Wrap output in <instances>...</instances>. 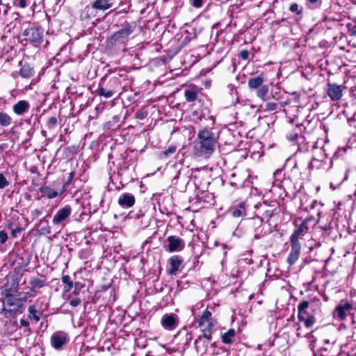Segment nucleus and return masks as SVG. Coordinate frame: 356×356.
Wrapping results in <instances>:
<instances>
[{"mask_svg": "<svg viewBox=\"0 0 356 356\" xmlns=\"http://www.w3.org/2000/svg\"><path fill=\"white\" fill-rule=\"evenodd\" d=\"M216 144L214 134L204 128L197 134V140L194 145L195 154L198 156L208 158L213 154Z\"/></svg>", "mask_w": 356, "mask_h": 356, "instance_id": "nucleus-1", "label": "nucleus"}, {"mask_svg": "<svg viewBox=\"0 0 356 356\" xmlns=\"http://www.w3.org/2000/svg\"><path fill=\"white\" fill-rule=\"evenodd\" d=\"M122 88L120 77L111 76L104 77L101 79L97 94L100 97L110 98L114 94L120 92Z\"/></svg>", "mask_w": 356, "mask_h": 356, "instance_id": "nucleus-2", "label": "nucleus"}, {"mask_svg": "<svg viewBox=\"0 0 356 356\" xmlns=\"http://www.w3.org/2000/svg\"><path fill=\"white\" fill-rule=\"evenodd\" d=\"M197 323L203 334V337L208 341H210L212 339V331L215 325V321L212 318L211 312L207 309H205L198 319Z\"/></svg>", "mask_w": 356, "mask_h": 356, "instance_id": "nucleus-3", "label": "nucleus"}, {"mask_svg": "<svg viewBox=\"0 0 356 356\" xmlns=\"http://www.w3.org/2000/svg\"><path fill=\"white\" fill-rule=\"evenodd\" d=\"M315 218L312 216L307 217L294 230L290 237V241L299 242L307 232L315 225Z\"/></svg>", "mask_w": 356, "mask_h": 356, "instance_id": "nucleus-4", "label": "nucleus"}, {"mask_svg": "<svg viewBox=\"0 0 356 356\" xmlns=\"http://www.w3.org/2000/svg\"><path fill=\"white\" fill-rule=\"evenodd\" d=\"M1 295L4 296V300L3 302L4 309L8 311L10 314H14L19 312L22 308L19 298L11 293L10 290L2 291Z\"/></svg>", "mask_w": 356, "mask_h": 356, "instance_id": "nucleus-5", "label": "nucleus"}, {"mask_svg": "<svg viewBox=\"0 0 356 356\" xmlns=\"http://www.w3.org/2000/svg\"><path fill=\"white\" fill-rule=\"evenodd\" d=\"M24 40L29 41L34 45H38L43 40V31L41 28L31 26L26 29L23 32Z\"/></svg>", "mask_w": 356, "mask_h": 356, "instance_id": "nucleus-6", "label": "nucleus"}, {"mask_svg": "<svg viewBox=\"0 0 356 356\" xmlns=\"http://www.w3.org/2000/svg\"><path fill=\"white\" fill-rule=\"evenodd\" d=\"M136 29V25L131 24H126L119 31L115 32L110 38L111 42L124 43L125 42L129 36L134 32Z\"/></svg>", "mask_w": 356, "mask_h": 356, "instance_id": "nucleus-7", "label": "nucleus"}, {"mask_svg": "<svg viewBox=\"0 0 356 356\" xmlns=\"http://www.w3.org/2000/svg\"><path fill=\"white\" fill-rule=\"evenodd\" d=\"M72 213V208L69 205H66L64 207L58 210L56 213L54 215L52 223L56 226L64 227L65 225V220L70 216Z\"/></svg>", "mask_w": 356, "mask_h": 356, "instance_id": "nucleus-8", "label": "nucleus"}, {"mask_svg": "<svg viewBox=\"0 0 356 356\" xmlns=\"http://www.w3.org/2000/svg\"><path fill=\"white\" fill-rule=\"evenodd\" d=\"M70 340L68 334L63 331H56L51 337V346L56 350H60Z\"/></svg>", "mask_w": 356, "mask_h": 356, "instance_id": "nucleus-9", "label": "nucleus"}, {"mask_svg": "<svg viewBox=\"0 0 356 356\" xmlns=\"http://www.w3.org/2000/svg\"><path fill=\"white\" fill-rule=\"evenodd\" d=\"M343 89H345V86L335 83H328L327 84L326 93L332 101L337 102L341 99Z\"/></svg>", "mask_w": 356, "mask_h": 356, "instance_id": "nucleus-10", "label": "nucleus"}, {"mask_svg": "<svg viewBox=\"0 0 356 356\" xmlns=\"http://www.w3.org/2000/svg\"><path fill=\"white\" fill-rule=\"evenodd\" d=\"M305 127L301 124L296 126L291 124L286 133L287 139L291 142L298 143L302 139V133Z\"/></svg>", "mask_w": 356, "mask_h": 356, "instance_id": "nucleus-11", "label": "nucleus"}, {"mask_svg": "<svg viewBox=\"0 0 356 356\" xmlns=\"http://www.w3.org/2000/svg\"><path fill=\"white\" fill-rule=\"evenodd\" d=\"M179 323V318L175 314H165L161 319V324L162 327L167 330L171 331L175 330Z\"/></svg>", "mask_w": 356, "mask_h": 356, "instance_id": "nucleus-12", "label": "nucleus"}, {"mask_svg": "<svg viewBox=\"0 0 356 356\" xmlns=\"http://www.w3.org/2000/svg\"><path fill=\"white\" fill-rule=\"evenodd\" d=\"M168 242V250L170 252L181 251L185 247L184 241L176 236H169L167 238Z\"/></svg>", "mask_w": 356, "mask_h": 356, "instance_id": "nucleus-13", "label": "nucleus"}, {"mask_svg": "<svg viewBox=\"0 0 356 356\" xmlns=\"http://www.w3.org/2000/svg\"><path fill=\"white\" fill-rule=\"evenodd\" d=\"M114 0H95L90 6H87L86 9H95L99 11H106L114 6Z\"/></svg>", "mask_w": 356, "mask_h": 356, "instance_id": "nucleus-14", "label": "nucleus"}, {"mask_svg": "<svg viewBox=\"0 0 356 356\" xmlns=\"http://www.w3.org/2000/svg\"><path fill=\"white\" fill-rule=\"evenodd\" d=\"M291 249L290 254L287 257V263L289 265L294 264L299 259L300 254L301 245L300 242L291 241Z\"/></svg>", "mask_w": 356, "mask_h": 356, "instance_id": "nucleus-15", "label": "nucleus"}, {"mask_svg": "<svg viewBox=\"0 0 356 356\" xmlns=\"http://www.w3.org/2000/svg\"><path fill=\"white\" fill-rule=\"evenodd\" d=\"M263 220L262 218L257 216L256 218L248 219V225L251 227H254V237L256 239L260 238L262 236H264L263 234V229L261 228V224H262Z\"/></svg>", "mask_w": 356, "mask_h": 356, "instance_id": "nucleus-16", "label": "nucleus"}, {"mask_svg": "<svg viewBox=\"0 0 356 356\" xmlns=\"http://www.w3.org/2000/svg\"><path fill=\"white\" fill-rule=\"evenodd\" d=\"M184 260L181 256L174 255L172 256L169 259L168 262L170 266V268L168 270V273L169 275H175L177 271L180 269V267L183 263Z\"/></svg>", "mask_w": 356, "mask_h": 356, "instance_id": "nucleus-17", "label": "nucleus"}, {"mask_svg": "<svg viewBox=\"0 0 356 356\" xmlns=\"http://www.w3.org/2000/svg\"><path fill=\"white\" fill-rule=\"evenodd\" d=\"M118 202L122 208H129L135 204V197L131 193H122L120 195Z\"/></svg>", "mask_w": 356, "mask_h": 356, "instance_id": "nucleus-18", "label": "nucleus"}, {"mask_svg": "<svg viewBox=\"0 0 356 356\" xmlns=\"http://www.w3.org/2000/svg\"><path fill=\"white\" fill-rule=\"evenodd\" d=\"M30 104L26 100H20L13 106V111L17 115L24 114L28 112Z\"/></svg>", "mask_w": 356, "mask_h": 356, "instance_id": "nucleus-19", "label": "nucleus"}, {"mask_svg": "<svg viewBox=\"0 0 356 356\" xmlns=\"http://www.w3.org/2000/svg\"><path fill=\"white\" fill-rule=\"evenodd\" d=\"M309 308V302L307 300H304L298 305V318L299 321H303L304 315L309 314L308 309Z\"/></svg>", "mask_w": 356, "mask_h": 356, "instance_id": "nucleus-20", "label": "nucleus"}, {"mask_svg": "<svg viewBox=\"0 0 356 356\" xmlns=\"http://www.w3.org/2000/svg\"><path fill=\"white\" fill-rule=\"evenodd\" d=\"M198 90L197 88H188L184 91V97L188 102H192L197 99Z\"/></svg>", "mask_w": 356, "mask_h": 356, "instance_id": "nucleus-21", "label": "nucleus"}, {"mask_svg": "<svg viewBox=\"0 0 356 356\" xmlns=\"http://www.w3.org/2000/svg\"><path fill=\"white\" fill-rule=\"evenodd\" d=\"M46 279L42 277H32L29 281L31 290L34 291L36 289H40L45 285Z\"/></svg>", "mask_w": 356, "mask_h": 356, "instance_id": "nucleus-22", "label": "nucleus"}, {"mask_svg": "<svg viewBox=\"0 0 356 356\" xmlns=\"http://www.w3.org/2000/svg\"><path fill=\"white\" fill-rule=\"evenodd\" d=\"M264 79L261 76L250 78L248 80V85L251 89H259L262 86Z\"/></svg>", "mask_w": 356, "mask_h": 356, "instance_id": "nucleus-23", "label": "nucleus"}, {"mask_svg": "<svg viewBox=\"0 0 356 356\" xmlns=\"http://www.w3.org/2000/svg\"><path fill=\"white\" fill-rule=\"evenodd\" d=\"M42 196H46L49 199H53L58 196V193L49 186H42L40 189Z\"/></svg>", "mask_w": 356, "mask_h": 356, "instance_id": "nucleus-24", "label": "nucleus"}, {"mask_svg": "<svg viewBox=\"0 0 356 356\" xmlns=\"http://www.w3.org/2000/svg\"><path fill=\"white\" fill-rule=\"evenodd\" d=\"M245 204L241 202L237 207L233 208L232 211V215L234 218H239L246 215V210L245 208Z\"/></svg>", "mask_w": 356, "mask_h": 356, "instance_id": "nucleus-25", "label": "nucleus"}, {"mask_svg": "<svg viewBox=\"0 0 356 356\" xmlns=\"http://www.w3.org/2000/svg\"><path fill=\"white\" fill-rule=\"evenodd\" d=\"M19 73L22 77L29 79L34 74V70L29 64L25 63L22 65Z\"/></svg>", "mask_w": 356, "mask_h": 356, "instance_id": "nucleus-26", "label": "nucleus"}, {"mask_svg": "<svg viewBox=\"0 0 356 356\" xmlns=\"http://www.w3.org/2000/svg\"><path fill=\"white\" fill-rule=\"evenodd\" d=\"M13 123V118L7 113L0 111V126L6 127Z\"/></svg>", "mask_w": 356, "mask_h": 356, "instance_id": "nucleus-27", "label": "nucleus"}, {"mask_svg": "<svg viewBox=\"0 0 356 356\" xmlns=\"http://www.w3.org/2000/svg\"><path fill=\"white\" fill-rule=\"evenodd\" d=\"M29 317L31 319L34 320L35 322H38L42 316V313L36 309L35 305H30L28 308Z\"/></svg>", "mask_w": 356, "mask_h": 356, "instance_id": "nucleus-28", "label": "nucleus"}, {"mask_svg": "<svg viewBox=\"0 0 356 356\" xmlns=\"http://www.w3.org/2000/svg\"><path fill=\"white\" fill-rule=\"evenodd\" d=\"M236 332L234 329H229L222 336V342L225 344H230L233 342L232 339L235 337Z\"/></svg>", "mask_w": 356, "mask_h": 356, "instance_id": "nucleus-29", "label": "nucleus"}, {"mask_svg": "<svg viewBox=\"0 0 356 356\" xmlns=\"http://www.w3.org/2000/svg\"><path fill=\"white\" fill-rule=\"evenodd\" d=\"M62 282L64 284L63 290L65 292L70 291L74 286L73 282L71 280L70 277L67 275H63L62 277Z\"/></svg>", "mask_w": 356, "mask_h": 356, "instance_id": "nucleus-30", "label": "nucleus"}, {"mask_svg": "<svg viewBox=\"0 0 356 356\" xmlns=\"http://www.w3.org/2000/svg\"><path fill=\"white\" fill-rule=\"evenodd\" d=\"M268 95V87L263 85L257 91V95L262 100H266Z\"/></svg>", "mask_w": 356, "mask_h": 356, "instance_id": "nucleus-31", "label": "nucleus"}, {"mask_svg": "<svg viewBox=\"0 0 356 356\" xmlns=\"http://www.w3.org/2000/svg\"><path fill=\"white\" fill-rule=\"evenodd\" d=\"M177 150V147L175 145H170L167 149L160 152V158L163 159L168 157L170 155L173 154Z\"/></svg>", "mask_w": 356, "mask_h": 356, "instance_id": "nucleus-32", "label": "nucleus"}, {"mask_svg": "<svg viewBox=\"0 0 356 356\" xmlns=\"http://www.w3.org/2000/svg\"><path fill=\"white\" fill-rule=\"evenodd\" d=\"M30 0H13V5L20 8H25L29 4Z\"/></svg>", "mask_w": 356, "mask_h": 356, "instance_id": "nucleus-33", "label": "nucleus"}, {"mask_svg": "<svg viewBox=\"0 0 356 356\" xmlns=\"http://www.w3.org/2000/svg\"><path fill=\"white\" fill-rule=\"evenodd\" d=\"M335 314L340 319H344L346 316V311L343 309L342 306L337 305L335 309Z\"/></svg>", "mask_w": 356, "mask_h": 356, "instance_id": "nucleus-34", "label": "nucleus"}, {"mask_svg": "<svg viewBox=\"0 0 356 356\" xmlns=\"http://www.w3.org/2000/svg\"><path fill=\"white\" fill-rule=\"evenodd\" d=\"M181 334L186 335V343H188L192 340V334L188 332L186 328H183L181 330H180L177 335L179 336Z\"/></svg>", "mask_w": 356, "mask_h": 356, "instance_id": "nucleus-35", "label": "nucleus"}, {"mask_svg": "<svg viewBox=\"0 0 356 356\" xmlns=\"http://www.w3.org/2000/svg\"><path fill=\"white\" fill-rule=\"evenodd\" d=\"M305 322V325L307 327H310L314 323V319L312 316L304 315L303 321Z\"/></svg>", "mask_w": 356, "mask_h": 356, "instance_id": "nucleus-36", "label": "nucleus"}, {"mask_svg": "<svg viewBox=\"0 0 356 356\" xmlns=\"http://www.w3.org/2000/svg\"><path fill=\"white\" fill-rule=\"evenodd\" d=\"M147 116V111L143 109L138 110L136 113V118L138 120H144Z\"/></svg>", "mask_w": 356, "mask_h": 356, "instance_id": "nucleus-37", "label": "nucleus"}, {"mask_svg": "<svg viewBox=\"0 0 356 356\" xmlns=\"http://www.w3.org/2000/svg\"><path fill=\"white\" fill-rule=\"evenodd\" d=\"M308 1L309 3V7L312 9H316L320 8L322 3V0H308Z\"/></svg>", "mask_w": 356, "mask_h": 356, "instance_id": "nucleus-38", "label": "nucleus"}, {"mask_svg": "<svg viewBox=\"0 0 356 356\" xmlns=\"http://www.w3.org/2000/svg\"><path fill=\"white\" fill-rule=\"evenodd\" d=\"M278 107V104L275 102H267L265 106V110L266 111H275Z\"/></svg>", "mask_w": 356, "mask_h": 356, "instance_id": "nucleus-39", "label": "nucleus"}, {"mask_svg": "<svg viewBox=\"0 0 356 356\" xmlns=\"http://www.w3.org/2000/svg\"><path fill=\"white\" fill-rule=\"evenodd\" d=\"M9 185V182L5 178L4 175L0 173V188L3 189Z\"/></svg>", "mask_w": 356, "mask_h": 356, "instance_id": "nucleus-40", "label": "nucleus"}, {"mask_svg": "<svg viewBox=\"0 0 356 356\" xmlns=\"http://www.w3.org/2000/svg\"><path fill=\"white\" fill-rule=\"evenodd\" d=\"M289 10L292 13H296L297 14H300V13H301V10L299 8V5L296 3L291 4L289 8Z\"/></svg>", "mask_w": 356, "mask_h": 356, "instance_id": "nucleus-41", "label": "nucleus"}, {"mask_svg": "<svg viewBox=\"0 0 356 356\" xmlns=\"http://www.w3.org/2000/svg\"><path fill=\"white\" fill-rule=\"evenodd\" d=\"M8 240V234L4 230L0 231V243L3 244Z\"/></svg>", "mask_w": 356, "mask_h": 356, "instance_id": "nucleus-42", "label": "nucleus"}, {"mask_svg": "<svg viewBox=\"0 0 356 356\" xmlns=\"http://www.w3.org/2000/svg\"><path fill=\"white\" fill-rule=\"evenodd\" d=\"M22 231V228L20 226L17 227L15 229H13L11 232V236L13 238H17L18 235Z\"/></svg>", "mask_w": 356, "mask_h": 356, "instance_id": "nucleus-43", "label": "nucleus"}, {"mask_svg": "<svg viewBox=\"0 0 356 356\" xmlns=\"http://www.w3.org/2000/svg\"><path fill=\"white\" fill-rule=\"evenodd\" d=\"M191 4L195 8H200L202 6L203 0H190Z\"/></svg>", "mask_w": 356, "mask_h": 356, "instance_id": "nucleus-44", "label": "nucleus"}, {"mask_svg": "<svg viewBox=\"0 0 356 356\" xmlns=\"http://www.w3.org/2000/svg\"><path fill=\"white\" fill-rule=\"evenodd\" d=\"M58 120L56 117H51L47 122L49 127H54L57 124Z\"/></svg>", "mask_w": 356, "mask_h": 356, "instance_id": "nucleus-45", "label": "nucleus"}, {"mask_svg": "<svg viewBox=\"0 0 356 356\" xmlns=\"http://www.w3.org/2000/svg\"><path fill=\"white\" fill-rule=\"evenodd\" d=\"M81 299L79 298H76L70 300V305L73 307H76L79 306L81 304Z\"/></svg>", "mask_w": 356, "mask_h": 356, "instance_id": "nucleus-46", "label": "nucleus"}, {"mask_svg": "<svg viewBox=\"0 0 356 356\" xmlns=\"http://www.w3.org/2000/svg\"><path fill=\"white\" fill-rule=\"evenodd\" d=\"M74 171H72L70 173H69L68 177H67L66 181L65 182V184H63V187H67V186H68L70 184L73 177H74Z\"/></svg>", "mask_w": 356, "mask_h": 356, "instance_id": "nucleus-47", "label": "nucleus"}, {"mask_svg": "<svg viewBox=\"0 0 356 356\" xmlns=\"http://www.w3.org/2000/svg\"><path fill=\"white\" fill-rule=\"evenodd\" d=\"M239 57L244 60H248V57H249L248 51L245 50V49L241 50L239 53Z\"/></svg>", "mask_w": 356, "mask_h": 356, "instance_id": "nucleus-48", "label": "nucleus"}, {"mask_svg": "<svg viewBox=\"0 0 356 356\" xmlns=\"http://www.w3.org/2000/svg\"><path fill=\"white\" fill-rule=\"evenodd\" d=\"M339 305V306H342L343 309L345 310L346 312V311H350L352 309V307H353L352 304H350L348 302H346L344 303H340Z\"/></svg>", "mask_w": 356, "mask_h": 356, "instance_id": "nucleus-49", "label": "nucleus"}, {"mask_svg": "<svg viewBox=\"0 0 356 356\" xmlns=\"http://www.w3.org/2000/svg\"><path fill=\"white\" fill-rule=\"evenodd\" d=\"M193 116L197 120H202V115L201 114H199L197 111H194L193 113Z\"/></svg>", "mask_w": 356, "mask_h": 356, "instance_id": "nucleus-50", "label": "nucleus"}, {"mask_svg": "<svg viewBox=\"0 0 356 356\" xmlns=\"http://www.w3.org/2000/svg\"><path fill=\"white\" fill-rule=\"evenodd\" d=\"M20 325L22 327H28L29 325V322L25 319L20 320Z\"/></svg>", "mask_w": 356, "mask_h": 356, "instance_id": "nucleus-51", "label": "nucleus"}, {"mask_svg": "<svg viewBox=\"0 0 356 356\" xmlns=\"http://www.w3.org/2000/svg\"><path fill=\"white\" fill-rule=\"evenodd\" d=\"M30 172H32V173H35L38 175V176H40V173L38 170V168L37 167L35 166H33L30 168Z\"/></svg>", "mask_w": 356, "mask_h": 356, "instance_id": "nucleus-52", "label": "nucleus"}, {"mask_svg": "<svg viewBox=\"0 0 356 356\" xmlns=\"http://www.w3.org/2000/svg\"><path fill=\"white\" fill-rule=\"evenodd\" d=\"M19 300L22 307H23L24 305V303L26 302L27 297L24 296L23 298H19Z\"/></svg>", "mask_w": 356, "mask_h": 356, "instance_id": "nucleus-53", "label": "nucleus"}, {"mask_svg": "<svg viewBox=\"0 0 356 356\" xmlns=\"http://www.w3.org/2000/svg\"><path fill=\"white\" fill-rule=\"evenodd\" d=\"M75 290H79L82 286L79 282H75Z\"/></svg>", "mask_w": 356, "mask_h": 356, "instance_id": "nucleus-54", "label": "nucleus"}, {"mask_svg": "<svg viewBox=\"0 0 356 356\" xmlns=\"http://www.w3.org/2000/svg\"><path fill=\"white\" fill-rule=\"evenodd\" d=\"M13 223L11 221H9V222L7 223V225H6V227H7L8 229H11V228H12V227H13Z\"/></svg>", "mask_w": 356, "mask_h": 356, "instance_id": "nucleus-55", "label": "nucleus"}, {"mask_svg": "<svg viewBox=\"0 0 356 356\" xmlns=\"http://www.w3.org/2000/svg\"><path fill=\"white\" fill-rule=\"evenodd\" d=\"M265 213L266 217L270 218L272 216V211H266Z\"/></svg>", "mask_w": 356, "mask_h": 356, "instance_id": "nucleus-56", "label": "nucleus"}, {"mask_svg": "<svg viewBox=\"0 0 356 356\" xmlns=\"http://www.w3.org/2000/svg\"><path fill=\"white\" fill-rule=\"evenodd\" d=\"M317 204V201L316 200H314L311 204V208L312 209H314L316 206V204Z\"/></svg>", "mask_w": 356, "mask_h": 356, "instance_id": "nucleus-57", "label": "nucleus"}, {"mask_svg": "<svg viewBox=\"0 0 356 356\" xmlns=\"http://www.w3.org/2000/svg\"><path fill=\"white\" fill-rule=\"evenodd\" d=\"M202 339V336H199L197 339L195 341V344L196 345L197 342Z\"/></svg>", "mask_w": 356, "mask_h": 356, "instance_id": "nucleus-58", "label": "nucleus"}, {"mask_svg": "<svg viewBox=\"0 0 356 356\" xmlns=\"http://www.w3.org/2000/svg\"><path fill=\"white\" fill-rule=\"evenodd\" d=\"M263 207V204H256V205H255V207H256V208H259V207Z\"/></svg>", "mask_w": 356, "mask_h": 356, "instance_id": "nucleus-59", "label": "nucleus"}, {"mask_svg": "<svg viewBox=\"0 0 356 356\" xmlns=\"http://www.w3.org/2000/svg\"><path fill=\"white\" fill-rule=\"evenodd\" d=\"M325 343H330V341H329L328 339H327V340H325Z\"/></svg>", "mask_w": 356, "mask_h": 356, "instance_id": "nucleus-60", "label": "nucleus"}, {"mask_svg": "<svg viewBox=\"0 0 356 356\" xmlns=\"http://www.w3.org/2000/svg\"><path fill=\"white\" fill-rule=\"evenodd\" d=\"M192 312L193 313V314H195V307L193 308Z\"/></svg>", "mask_w": 356, "mask_h": 356, "instance_id": "nucleus-61", "label": "nucleus"}, {"mask_svg": "<svg viewBox=\"0 0 356 356\" xmlns=\"http://www.w3.org/2000/svg\"><path fill=\"white\" fill-rule=\"evenodd\" d=\"M74 293L76 294L78 293V290H74Z\"/></svg>", "mask_w": 356, "mask_h": 356, "instance_id": "nucleus-62", "label": "nucleus"}, {"mask_svg": "<svg viewBox=\"0 0 356 356\" xmlns=\"http://www.w3.org/2000/svg\"><path fill=\"white\" fill-rule=\"evenodd\" d=\"M10 132H11V133H14V132H15V131H14V129H11Z\"/></svg>", "mask_w": 356, "mask_h": 356, "instance_id": "nucleus-63", "label": "nucleus"}, {"mask_svg": "<svg viewBox=\"0 0 356 356\" xmlns=\"http://www.w3.org/2000/svg\"><path fill=\"white\" fill-rule=\"evenodd\" d=\"M276 173H277V174H278V173H281V171H280V170H277V172H276Z\"/></svg>", "mask_w": 356, "mask_h": 356, "instance_id": "nucleus-64", "label": "nucleus"}]
</instances>
